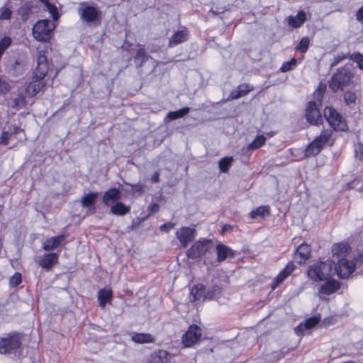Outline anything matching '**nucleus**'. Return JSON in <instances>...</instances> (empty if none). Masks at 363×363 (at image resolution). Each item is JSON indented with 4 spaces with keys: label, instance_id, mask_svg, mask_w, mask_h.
<instances>
[{
    "label": "nucleus",
    "instance_id": "1",
    "mask_svg": "<svg viewBox=\"0 0 363 363\" xmlns=\"http://www.w3.org/2000/svg\"><path fill=\"white\" fill-rule=\"evenodd\" d=\"M333 265L334 262L329 259L315 262L308 267L307 274L315 281L328 279L332 274Z\"/></svg>",
    "mask_w": 363,
    "mask_h": 363
},
{
    "label": "nucleus",
    "instance_id": "2",
    "mask_svg": "<svg viewBox=\"0 0 363 363\" xmlns=\"http://www.w3.org/2000/svg\"><path fill=\"white\" fill-rule=\"evenodd\" d=\"M353 73L351 71L350 66H345L340 69L333 74L329 84V87L334 91L342 89L350 85Z\"/></svg>",
    "mask_w": 363,
    "mask_h": 363
},
{
    "label": "nucleus",
    "instance_id": "3",
    "mask_svg": "<svg viewBox=\"0 0 363 363\" xmlns=\"http://www.w3.org/2000/svg\"><path fill=\"white\" fill-rule=\"evenodd\" d=\"M24 139L23 130L18 126L7 125L3 127L0 137V144L15 145L17 141Z\"/></svg>",
    "mask_w": 363,
    "mask_h": 363
},
{
    "label": "nucleus",
    "instance_id": "4",
    "mask_svg": "<svg viewBox=\"0 0 363 363\" xmlns=\"http://www.w3.org/2000/svg\"><path fill=\"white\" fill-rule=\"evenodd\" d=\"M333 130L331 129L323 130L321 134L312 141L306 147L305 155L311 157L318 155L327 143L329 142Z\"/></svg>",
    "mask_w": 363,
    "mask_h": 363
},
{
    "label": "nucleus",
    "instance_id": "5",
    "mask_svg": "<svg viewBox=\"0 0 363 363\" xmlns=\"http://www.w3.org/2000/svg\"><path fill=\"white\" fill-rule=\"evenodd\" d=\"M22 335L18 333H12L0 340V353L11 354L16 353L20 348Z\"/></svg>",
    "mask_w": 363,
    "mask_h": 363
},
{
    "label": "nucleus",
    "instance_id": "6",
    "mask_svg": "<svg viewBox=\"0 0 363 363\" xmlns=\"http://www.w3.org/2000/svg\"><path fill=\"white\" fill-rule=\"evenodd\" d=\"M54 24L48 19L38 21L33 28V35L38 41H48L51 32L54 29Z\"/></svg>",
    "mask_w": 363,
    "mask_h": 363
},
{
    "label": "nucleus",
    "instance_id": "7",
    "mask_svg": "<svg viewBox=\"0 0 363 363\" xmlns=\"http://www.w3.org/2000/svg\"><path fill=\"white\" fill-rule=\"evenodd\" d=\"M324 117L334 130L345 131L347 129L345 119L333 108L325 107L324 109Z\"/></svg>",
    "mask_w": 363,
    "mask_h": 363
},
{
    "label": "nucleus",
    "instance_id": "8",
    "mask_svg": "<svg viewBox=\"0 0 363 363\" xmlns=\"http://www.w3.org/2000/svg\"><path fill=\"white\" fill-rule=\"evenodd\" d=\"M213 242L211 240H200L196 242L186 252V255L190 259H196L204 256L212 247Z\"/></svg>",
    "mask_w": 363,
    "mask_h": 363
},
{
    "label": "nucleus",
    "instance_id": "9",
    "mask_svg": "<svg viewBox=\"0 0 363 363\" xmlns=\"http://www.w3.org/2000/svg\"><path fill=\"white\" fill-rule=\"evenodd\" d=\"M80 5L78 13L84 22L91 24L100 21L101 13L96 8L88 6L85 2L81 3Z\"/></svg>",
    "mask_w": 363,
    "mask_h": 363
},
{
    "label": "nucleus",
    "instance_id": "10",
    "mask_svg": "<svg viewBox=\"0 0 363 363\" xmlns=\"http://www.w3.org/2000/svg\"><path fill=\"white\" fill-rule=\"evenodd\" d=\"M24 67L23 61L20 58L14 56L6 58V71L12 76L22 74L24 72Z\"/></svg>",
    "mask_w": 363,
    "mask_h": 363
},
{
    "label": "nucleus",
    "instance_id": "11",
    "mask_svg": "<svg viewBox=\"0 0 363 363\" xmlns=\"http://www.w3.org/2000/svg\"><path fill=\"white\" fill-rule=\"evenodd\" d=\"M196 236V230L190 227H182L176 232V237L184 248H186L189 243L192 242Z\"/></svg>",
    "mask_w": 363,
    "mask_h": 363
},
{
    "label": "nucleus",
    "instance_id": "12",
    "mask_svg": "<svg viewBox=\"0 0 363 363\" xmlns=\"http://www.w3.org/2000/svg\"><path fill=\"white\" fill-rule=\"evenodd\" d=\"M306 118L311 125H317L322 122V116L315 102H308L306 110Z\"/></svg>",
    "mask_w": 363,
    "mask_h": 363
},
{
    "label": "nucleus",
    "instance_id": "13",
    "mask_svg": "<svg viewBox=\"0 0 363 363\" xmlns=\"http://www.w3.org/2000/svg\"><path fill=\"white\" fill-rule=\"evenodd\" d=\"M201 336V329L196 325H190L182 337L183 344L185 347H191L199 341Z\"/></svg>",
    "mask_w": 363,
    "mask_h": 363
},
{
    "label": "nucleus",
    "instance_id": "14",
    "mask_svg": "<svg viewBox=\"0 0 363 363\" xmlns=\"http://www.w3.org/2000/svg\"><path fill=\"white\" fill-rule=\"evenodd\" d=\"M355 269V264L352 261L346 259H340L337 263L335 270L340 278L346 279L349 277Z\"/></svg>",
    "mask_w": 363,
    "mask_h": 363
},
{
    "label": "nucleus",
    "instance_id": "15",
    "mask_svg": "<svg viewBox=\"0 0 363 363\" xmlns=\"http://www.w3.org/2000/svg\"><path fill=\"white\" fill-rule=\"evenodd\" d=\"M58 260V255L56 253L45 254L38 258V264L43 268L50 270Z\"/></svg>",
    "mask_w": 363,
    "mask_h": 363
},
{
    "label": "nucleus",
    "instance_id": "16",
    "mask_svg": "<svg viewBox=\"0 0 363 363\" xmlns=\"http://www.w3.org/2000/svg\"><path fill=\"white\" fill-rule=\"evenodd\" d=\"M171 357V354L166 350H161L151 354L146 363H169Z\"/></svg>",
    "mask_w": 363,
    "mask_h": 363
},
{
    "label": "nucleus",
    "instance_id": "17",
    "mask_svg": "<svg viewBox=\"0 0 363 363\" xmlns=\"http://www.w3.org/2000/svg\"><path fill=\"white\" fill-rule=\"evenodd\" d=\"M296 267L293 262H289L285 268L275 277L272 289H274L281 284L295 269Z\"/></svg>",
    "mask_w": 363,
    "mask_h": 363
},
{
    "label": "nucleus",
    "instance_id": "18",
    "mask_svg": "<svg viewBox=\"0 0 363 363\" xmlns=\"http://www.w3.org/2000/svg\"><path fill=\"white\" fill-rule=\"evenodd\" d=\"M66 238V235H60L55 237H51L47 239L43 244V250L46 251H51L57 249L60 246L61 243Z\"/></svg>",
    "mask_w": 363,
    "mask_h": 363
},
{
    "label": "nucleus",
    "instance_id": "19",
    "mask_svg": "<svg viewBox=\"0 0 363 363\" xmlns=\"http://www.w3.org/2000/svg\"><path fill=\"white\" fill-rule=\"evenodd\" d=\"M310 255L311 249L309 245L302 243L298 247L294 259L298 263L302 264L309 258Z\"/></svg>",
    "mask_w": 363,
    "mask_h": 363
},
{
    "label": "nucleus",
    "instance_id": "20",
    "mask_svg": "<svg viewBox=\"0 0 363 363\" xmlns=\"http://www.w3.org/2000/svg\"><path fill=\"white\" fill-rule=\"evenodd\" d=\"M121 198V191L116 188H112L104 193L103 196V203L106 206H109L111 203L118 202Z\"/></svg>",
    "mask_w": 363,
    "mask_h": 363
},
{
    "label": "nucleus",
    "instance_id": "21",
    "mask_svg": "<svg viewBox=\"0 0 363 363\" xmlns=\"http://www.w3.org/2000/svg\"><path fill=\"white\" fill-rule=\"evenodd\" d=\"M320 320V316H313L306 320L304 323H300L295 329L296 333L298 335L302 333L305 330H309L315 326Z\"/></svg>",
    "mask_w": 363,
    "mask_h": 363
},
{
    "label": "nucleus",
    "instance_id": "22",
    "mask_svg": "<svg viewBox=\"0 0 363 363\" xmlns=\"http://www.w3.org/2000/svg\"><path fill=\"white\" fill-rule=\"evenodd\" d=\"M217 260L223 262L228 257H233L234 252L228 247L223 244H218L216 246Z\"/></svg>",
    "mask_w": 363,
    "mask_h": 363
},
{
    "label": "nucleus",
    "instance_id": "23",
    "mask_svg": "<svg viewBox=\"0 0 363 363\" xmlns=\"http://www.w3.org/2000/svg\"><path fill=\"white\" fill-rule=\"evenodd\" d=\"M188 39V32L186 30H182L176 32L169 39V46L173 47L178 44L186 41Z\"/></svg>",
    "mask_w": 363,
    "mask_h": 363
},
{
    "label": "nucleus",
    "instance_id": "24",
    "mask_svg": "<svg viewBox=\"0 0 363 363\" xmlns=\"http://www.w3.org/2000/svg\"><path fill=\"white\" fill-rule=\"evenodd\" d=\"M252 89V87L249 84H241L238 86V89L233 90L230 92L228 100L239 99L240 97L248 94Z\"/></svg>",
    "mask_w": 363,
    "mask_h": 363
},
{
    "label": "nucleus",
    "instance_id": "25",
    "mask_svg": "<svg viewBox=\"0 0 363 363\" xmlns=\"http://www.w3.org/2000/svg\"><path fill=\"white\" fill-rule=\"evenodd\" d=\"M99 196L98 192H91L84 195L81 199L82 206L84 208H89V209H95L94 204L96 199Z\"/></svg>",
    "mask_w": 363,
    "mask_h": 363
},
{
    "label": "nucleus",
    "instance_id": "26",
    "mask_svg": "<svg viewBox=\"0 0 363 363\" xmlns=\"http://www.w3.org/2000/svg\"><path fill=\"white\" fill-rule=\"evenodd\" d=\"M306 20V13L303 11H300L296 16L289 17V24L293 28L300 27Z\"/></svg>",
    "mask_w": 363,
    "mask_h": 363
},
{
    "label": "nucleus",
    "instance_id": "27",
    "mask_svg": "<svg viewBox=\"0 0 363 363\" xmlns=\"http://www.w3.org/2000/svg\"><path fill=\"white\" fill-rule=\"evenodd\" d=\"M130 211V206H125L121 202H116L111 207L110 213L116 215L123 216Z\"/></svg>",
    "mask_w": 363,
    "mask_h": 363
},
{
    "label": "nucleus",
    "instance_id": "28",
    "mask_svg": "<svg viewBox=\"0 0 363 363\" xmlns=\"http://www.w3.org/2000/svg\"><path fill=\"white\" fill-rule=\"evenodd\" d=\"M340 287L339 283L336 281H329L320 287L319 293L325 295H330L337 291Z\"/></svg>",
    "mask_w": 363,
    "mask_h": 363
},
{
    "label": "nucleus",
    "instance_id": "29",
    "mask_svg": "<svg viewBox=\"0 0 363 363\" xmlns=\"http://www.w3.org/2000/svg\"><path fill=\"white\" fill-rule=\"evenodd\" d=\"M40 79L33 80L32 82L29 83L25 90V93L28 96H33L38 94V92L40 90L43 86L42 82H40Z\"/></svg>",
    "mask_w": 363,
    "mask_h": 363
},
{
    "label": "nucleus",
    "instance_id": "30",
    "mask_svg": "<svg viewBox=\"0 0 363 363\" xmlns=\"http://www.w3.org/2000/svg\"><path fill=\"white\" fill-rule=\"evenodd\" d=\"M205 286L203 284H198L194 286L190 292L189 299L191 301L195 302L199 301L203 296Z\"/></svg>",
    "mask_w": 363,
    "mask_h": 363
},
{
    "label": "nucleus",
    "instance_id": "31",
    "mask_svg": "<svg viewBox=\"0 0 363 363\" xmlns=\"http://www.w3.org/2000/svg\"><path fill=\"white\" fill-rule=\"evenodd\" d=\"M112 298V291L111 290L101 289L98 293V299L99 301V306L101 308H104L106 303L110 301Z\"/></svg>",
    "mask_w": 363,
    "mask_h": 363
},
{
    "label": "nucleus",
    "instance_id": "32",
    "mask_svg": "<svg viewBox=\"0 0 363 363\" xmlns=\"http://www.w3.org/2000/svg\"><path fill=\"white\" fill-rule=\"evenodd\" d=\"M132 340L136 343H150L154 341V337L149 333H135L132 336Z\"/></svg>",
    "mask_w": 363,
    "mask_h": 363
},
{
    "label": "nucleus",
    "instance_id": "33",
    "mask_svg": "<svg viewBox=\"0 0 363 363\" xmlns=\"http://www.w3.org/2000/svg\"><path fill=\"white\" fill-rule=\"evenodd\" d=\"M26 93L19 94L18 97L11 99L9 104L12 108L23 107L26 104Z\"/></svg>",
    "mask_w": 363,
    "mask_h": 363
},
{
    "label": "nucleus",
    "instance_id": "34",
    "mask_svg": "<svg viewBox=\"0 0 363 363\" xmlns=\"http://www.w3.org/2000/svg\"><path fill=\"white\" fill-rule=\"evenodd\" d=\"M33 9V5L30 3H26L21 7L19 8L18 13L21 16L23 21H26Z\"/></svg>",
    "mask_w": 363,
    "mask_h": 363
},
{
    "label": "nucleus",
    "instance_id": "35",
    "mask_svg": "<svg viewBox=\"0 0 363 363\" xmlns=\"http://www.w3.org/2000/svg\"><path fill=\"white\" fill-rule=\"evenodd\" d=\"M48 70V64L37 65L34 71L35 78L43 79L47 74Z\"/></svg>",
    "mask_w": 363,
    "mask_h": 363
},
{
    "label": "nucleus",
    "instance_id": "36",
    "mask_svg": "<svg viewBox=\"0 0 363 363\" xmlns=\"http://www.w3.org/2000/svg\"><path fill=\"white\" fill-rule=\"evenodd\" d=\"M189 111L190 108L189 107H184L179 111H170L168 113L167 118H168L170 120L180 118L186 115L189 112Z\"/></svg>",
    "mask_w": 363,
    "mask_h": 363
},
{
    "label": "nucleus",
    "instance_id": "37",
    "mask_svg": "<svg viewBox=\"0 0 363 363\" xmlns=\"http://www.w3.org/2000/svg\"><path fill=\"white\" fill-rule=\"evenodd\" d=\"M269 207L267 206H262L257 208L255 210L252 211L250 213V216L252 218H255L257 216L264 217L265 215H269Z\"/></svg>",
    "mask_w": 363,
    "mask_h": 363
},
{
    "label": "nucleus",
    "instance_id": "38",
    "mask_svg": "<svg viewBox=\"0 0 363 363\" xmlns=\"http://www.w3.org/2000/svg\"><path fill=\"white\" fill-rule=\"evenodd\" d=\"M233 159L231 157L222 158L219 161V168L222 172H227L229 167L232 165Z\"/></svg>",
    "mask_w": 363,
    "mask_h": 363
},
{
    "label": "nucleus",
    "instance_id": "39",
    "mask_svg": "<svg viewBox=\"0 0 363 363\" xmlns=\"http://www.w3.org/2000/svg\"><path fill=\"white\" fill-rule=\"evenodd\" d=\"M149 56L145 52L143 48H140L136 52V55L135 57V60L136 63H138L139 65H142L143 62L147 60Z\"/></svg>",
    "mask_w": 363,
    "mask_h": 363
},
{
    "label": "nucleus",
    "instance_id": "40",
    "mask_svg": "<svg viewBox=\"0 0 363 363\" xmlns=\"http://www.w3.org/2000/svg\"><path fill=\"white\" fill-rule=\"evenodd\" d=\"M310 40L308 37L303 38L296 47V50L300 51L302 53H305L309 46Z\"/></svg>",
    "mask_w": 363,
    "mask_h": 363
},
{
    "label": "nucleus",
    "instance_id": "41",
    "mask_svg": "<svg viewBox=\"0 0 363 363\" xmlns=\"http://www.w3.org/2000/svg\"><path fill=\"white\" fill-rule=\"evenodd\" d=\"M266 141V138L263 135L257 136L250 145L249 148L255 150L262 146Z\"/></svg>",
    "mask_w": 363,
    "mask_h": 363
},
{
    "label": "nucleus",
    "instance_id": "42",
    "mask_svg": "<svg viewBox=\"0 0 363 363\" xmlns=\"http://www.w3.org/2000/svg\"><path fill=\"white\" fill-rule=\"evenodd\" d=\"M220 294V288L218 286H213L204 295L203 299H212L216 298Z\"/></svg>",
    "mask_w": 363,
    "mask_h": 363
},
{
    "label": "nucleus",
    "instance_id": "43",
    "mask_svg": "<svg viewBox=\"0 0 363 363\" xmlns=\"http://www.w3.org/2000/svg\"><path fill=\"white\" fill-rule=\"evenodd\" d=\"M297 61L296 58H292L290 61L284 62L280 68L281 72H286L292 70L296 66Z\"/></svg>",
    "mask_w": 363,
    "mask_h": 363
},
{
    "label": "nucleus",
    "instance_id": "44",
    "mask_svg": "<svg viewBox=\"0 0 363 363\" xmlns=\"http://www.w3.org/2000/svg\"><path fill=\"white\" fill-rule=\"evenodd\" d=\"M349 58L356 62L360 69H363V55L355 52L349 55Z\"/></svg>",
    "mask_w": 363,
    "mask_h": 363
},
{
    "label": "nucleus",
    "instance_id": "45",
    "mask_svg": "<svg viewBox=\"0 0 363 363\" xmlns=\"http://www.w3.org/2000/svg\"><path fill=\"white\" fill-rule=\"evenodd\" d=\"M347 251V247L344 244H335L333 247V252L337 256L345 255Z\"/></svg>",
    "mask_w": 363,
    "mask_h": 363
},
{
    "label": "nucleus",
    "instance_id": "46",
    "mask_svg": "<svg viewBox=\"0 0 363 363\" xmlns=\"http://www.w3.org/2000/svg\"><path fill=\"white\" fill-rule=\"evenodd\" d=\"M11 10L6 6L0 8V20H9L11 17Z\"/></svg>",
    "mask_w": 363,
    "mask_h": 363
},
{
    "label": "nucleus",
    "instance_id": "47",
    "mask_svg": "<svg viewBox=\"0 0 363 363\" xmlns=\"http://www.w3.org/2000/svg\"><path fill=\"white\" fill-rule=\"evenodd\" d=\"M47 11L51 14L52 18L54 20H57L59 17L58 11L57 7L51 3H49L46 6H45Z\"/></svg>",
    "mask_w": 363,
    "mask_h": 363
},
{
    "label": "nucleus",
    "instance_id": "48",
    "mask_svg": "<svg viewBox=\"0 0 363 363\" xmlns=\"http://www.w3.org/2000/svg\"><path fill=\"white\" fill-rule=\"evenodd\" d=\"M344 99H345V103L347 105H350L352 104L355 103L357 96H356L355 93L351 92V91H347L344 94Z\"/></svg>",
    "mask_w": 363,
    "mask_h": 363
},
{
    "label": "nucleus",
    "instance_id": "49",
    "mask_svg": "<svg viewBox=\"0 0 363 363\" xmlns=\"http://www.w3.org/2000/svg\"><path fill=\"white\" fill-rule=\"evenodd\" d=\"M22 280V277L20 273H15L11 278H10V285L12 286H18Z\"/></svg>",
    "mask_w": 363,
    "mask_h": 363
},
{
    "label": "nucleus",
    "instance_id": "50",
    "mask_svg": "<svg viewBox=\"0 0 363 363\" xmlns=\"http://www.w3.org/2000/svg\"><path fill=\"white\" fill-rule=\"evenodd\" d=\"M354 152L355 156L363 161V145L361 143L355 145Z\"/></svg>",
    "mask_w": 363,
    "mask_h": 363
},
{
    "label": "nucleus",
    "instance_id": "51",
    "mask_svg": "<svg viewBox=\"0 0 363 363\" xmlns=\"http://www.w3.org/2000/svg\"><path fill=\"white\" fill-rule=\"evenodd\" d=\"M9 90V84L0 77V94L6 93Z\"/></svg>",
    "mask_w": 363,
    "mask_h": 363
},
{
    "label": "nucleus",
    "instance_id": "52",
    "mask_svg": "<svg viewBox=\"0 0 363 363\" xmlns=\"http://www.w3.org/2000/svg\"><path fill=\"white\" fill-rule=\"evenodd\" d=\"M175 226V224L174 223H172L171 222H168V223H166L163 225H162L160 228L162 231H164V232H169V230H171L172 229H173Z\"/></svg>",
    "mask_w": 363,
    "mask_h": 363
},
{
    "label": "nucleus",
    "instance_id": "53",
    "mask_svg": "<svg viewBox=\"0 0 363 363\" xmlns=\"http://www.w3.org/2000/svg\"><path fill=\"white\" fill-rule=\"evenodd\" d=\"M324 94H319V92L318 91H315L314 92V99H315L313 101L317 104V106H321L322 105V99L323 97Z\"/></svg>",
    "mask_w": 363,
    "mask_h": 363
},
{
    "label": "nucleus",
    "instance_id": "54",
    "mask_svg": "<svg viewBox=\"0 0 363 363\" xmlns=\"http://www.w3.org/2000/svg\"><path fill=\"white\" fill-rule=\"evenodd\" d=\"M48 64L47 57L44 53L40 52L37 58V65Z\"/></svg>",
    "mask_w": 363,
    "mask_h": 363
},
{
    "label": "nucleus",
    "instance_id": "55",
    "mask_svg": "<svg viewBox=\"0 0 363 363\" xmlns=\"http://www.w3.org/2000/svg\"><path fill=\"white\" fill-rule=\"evenodd\" d=\"M346 58L345 55H339L334 58L333 62L331 63V67H335L342 60Z\"/></svg>",
    "mask_w": 363,
    "mask_h": 363
},
{
    "label": "nucleus",
    "instance_id": "56",
    "mask_svg": "<svg viewBox=\"0 0 363 363\" xmlns=\"http://www.w3.org/2000/svg\"><path fill=\"white\" fill-rule=\"evenodd\" d=\"M356 18L359 21H363V6L357 11Z\"/></svg>",
    "mask_w": 363,
    "mask_h": 363
},
{
    "label": "nucleus",
    "instance_id": "57",
    "mask_svg": "<svg viewBox=\"0 0 363 363\" xmlns=\"http://www.w3.org/2000/svg\"><path fill=\"white\" fill-rule=\"evenodd\" d=\"M326 90V85L320 84L318 89L316 90L319 92V94H324Z\"/></svg>",
    "mask_w": 363,
    "mask_h": 363
},
{
    "label": "nucleus",
    "instance_id": "58",
    "mask_svg": "<svg viewBox=\"0 0 363 363\" xmlns=\"http://www.w3.org/2000/svg\"><path fill=\"white\" fill-rule=\"evenodd\" d=\"M152 182L157 183L160 181V174L158 172H155L152 177Z\"/></svg>",
    "mask_w": 363,
    "mask_h": 363
},
{
    "label": "nucleus",
    "instance_id": "59",
    "mask_svg": "<svg viewBox=\"0 0 363 363\" xmlns=\"http://www.w3.org/2000/svg\"><path fill=\"white\" fill-rule=\"evenodd\" d=\"M358 181L357 179H354V181H352L350 184H348L347 186H348V188L350 189V188H353L355 184H356V182H357Z\"/></svg>",
    "mask_w": 363,
    "mask_h": 363
},
{
    "label": "nucleus",
    "instance_id": "60",
    "mask_svg": "<svg viewBox=\"0 0 363 363\" xmlns=\"http://www.w3.org/2000/svg\"><path fill=\"white\" fill-rule=\"evenodd\" d=\"M41 3L44 4V6H46L50 3L49 0H39Z\"/></svg>",
    "mask_w": 363,
    "mask_h": 363
},
{
    "label": "nucleus",
    "instance_id": "61",
    "mask_svg": "<svg viewBox=\"0 0 363 363\" xmlns=\"http://www.w3.org/2000/svg\"><path fill=\"white\" fill-rule=\"evenodd\" d=\"M159 208V206L157 204H154L152 206V209L157 211Z\"/></svg>",
    "mask_w": 363,
    "mask_h": 363
}]
</instances>
